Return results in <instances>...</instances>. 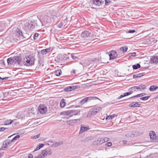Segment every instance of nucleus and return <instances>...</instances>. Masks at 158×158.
Wrapping results in <instances>:
<instances>
[{"mask_svg": "<svg viewBox=\"0 0 158 158\" xmlns=\"http://www.w3.org/2000/svg\"><path fill=\"white\" fill-rule=\"evenodd\" d=\"M34 58L32 56H25L23 60V64L27 66H31L34 64Z\"/></svg>", "mask_w": 158, "mask_h": 158, "instance_id": "obj_1", "label": "nucleus"}, {"mask_svg": "<svg viewBox=\"0 0 158 158\" xmlns=\"http://www.w3.org/2000/svg\"><path fill=\"white\" fill-rule=\"evenodd\" d=\"M102 108L100 107L95 106L91 109L87 115L88 117L94 115L96 114L101 110Z\"/></svg>", "mask_w": 158, "mask_h": 158, "instance_id": "obj_2", "label": "nucleus"}, {"mask_svg": "<svg viewBox=\"0 0 158 158\" xmlns=\"http://www.w3.org/2000/svg\"><path fill=\"white\" fill-rule=\"evenodd\" d=\"M39 112L41 114H45L48 111V108L44 104H40L39 105L38 108Z\"/></svg>", "mask_w": 158, "mask_h": 158, "instance_id": "obj_3", "label": "nucleus"}, {"mask_svg": "<svg viewBox=\"0 0 158 158\" xmlns=\"http://www.w3.org/2000/svg\"><path fill=\"white\" fill-rule=\"evenodd\" d=\"M52 154V152L51 150L49 149H47L41 152V155L43 156V157H44L45 156L48 155H51Z\"/></svg>", "mask_w": 158, "mask_h": 158, "instance_id": "obj_4", "label": "nucleus"}, {"mask_svg": "<svg viewBox=\"0 0 158 158\" xmlns=\"http://www.w3.org/2000/svg\"><path fill=\"white\" fill-rule=\"evenodd\" d=\"M110 59H115L117 57V54L116 52L114 50L111 51L109 54Z\"/></svg>", "mask_w": 158, "mask_h": 158, "instance_id": "obj_5", "label": "nucleus"}, {"mask_svg": "<svg viewBox=\"0 0 158 158\" xmlns=\"http://www.w3.org/2000/svg\"><path fill=\"white\" fill-rule=\"evenodd\" d=\"M15 34L17 37L23 38V35L22 32L19 29H17L15 31Z\"/></svg>", "mask_w": 158, "mask_h": 158, "instance_id": "obj_6", "label": "nucleus"}, {"mask_svg": "<svg viewBox=\"0 0 158 158\" xmlns=\"http://www.w3.org/2000/svg\"><path fill=\"white\" fill-rule=\"evenodd\" d=\"M152 63L157 64L158 63V56H151L150 60Z\"/></svg>", "mask_w": 158, "mask_h": 158, "instance_id": "obj_7", "label": "nucleus"}, {"mask_svg": "<svg viewBox=\"0 0 158 158\" xmlns=\"http://www.w3.org/2000/svg\"><path fill=\"white\" fill-rule=\"evenodd\" d=\"M103 138H99L94 142V144L95 145H100L103 143Z\"/></svg>", "mask_w": 158, "mask_h": 158, "instance_id": "obj_8", "label": "nucleus"}, {"mask_svg": "<svg viewBox=\"0 0 158 158\" xmlns=\"http://www.w3.org/2000/svg\"><path fill=\"white\" fill-rule=\"evenodd\" d=\"M90 34V33L88 31H84L82 32L81 36L83 38H86L89 37Z\"/></svg>", "mask_w": 158, "mask_h": 158, "instance_id": "obj_9", "label": "nucleus"}, {"mask_svg": "<svg viewBox=\"0 0 158 158\" xmlns=\"http://www.w3.org/2000/svg\"><path fill=\"white\" fill-rule=\"evenodd\" d=\"M149 135L150 137V138L152 139H153L155 140H156V135L155 133V132L153 131H150Z\"/></svg>", "mask_w": 158, "mask_h": 158, "instance_id": "obj_10", "label": "nucleus"}, {"mask_svg": "<svg viewBox=\"0 0 158 158\" xmlns=\"http://www.w3.org/2000/svg\"><path fill=\"white\" fill-rule=\"evenodd\" d=\"M104 2V1L102 0H93V3L94 4L97 6H99L101 4Z\"/></svg>", "mask_w": 158, "mask_h": 158, "instance_id": "obj_11", "label": "nucleus"}, {"mask_svg": "<svg viewBox=\"0 0 158 158\" xmlns=\"http://www.w3.org/2000/svg\"><path fill=\"white\" fill-rule=\"evenodd\" d=\"M11 142V140L10 141L8 139L5 140L3 142V147L6 148L7 147L9 146V145Z\"/></svg>", "mask_w": 158, "mask_h": 158, "instance_id": "obj_12", "label": "nucleus"}, {"mask_svg": "<svg viewBox=\"0 0 158 158\" xmlns=\"http://www.w3.org/2000/svg\"><path fill=\"white\" fill-rule=\"evenodd\" d=\"M140 104L137 102H133L129 104V106L131 107H138L140 106Z\"/></svg>", "mask_w": 158, "mask_h": 158, "instance_id": "obj_13", "label": "nucleus"}, {"mask_svg": "<svg viewBox=\"0 0 158 158\" xmlns=\"http://www.w3.org/2000/svg\"><path fill=\"white\" fill-rule=\"evenodd\" d=\"M32 23L31 21H29L27 22L26 23L25 25L27 27V28L33 29L34 28V26H33Z\"/></svg>", "mask_w": 158, "mask_h": 158, "instance_id": "obj_14", "label": "nucleus"}, {"mask_svg": "<svg viewBox=\"0 0 158 158\" xmlns=\"http://www.w3.org/2000/svg\"><path fill=\"white\" fill-rule=\"evenodd\" d=\"M14 58V61L15 63H19L21 62V58L17 56H15L13 57Z\"/></svg>", "mask_w": 158, "mask_h": 158, "instance_id": "obj_15", "label": "nucleus"}, {"mask_svg": "<svg viewBox=\"0 0 158 158\" xmlns=\"http://www.w3.org/2000/svg\"><path fill=\"white\" fill-rule=\"evenodd\" d=\"M51 49L50 48H48L44 49L41 50V53L43 55H45Z\"/></svg>", "mask_w": 158, "mask_h": 158, "instance_id": "obj_16", "label": "nucleus"}, {"mask_svg": "<svg viewBox=\"0 0 158 158\" xmlns=\"http://www.w3.org/2000/svg\"><path fill=\"white\" fill-rule=\"evenodd\" d=\"M63 60L62 55L60 54L58 55L57 56L55 57V60L57 62H59Z\"/></svg>", "mask_w": 158, "mask_h": 158, "instance_id": "obj_17", "label": "nucleus"}, {"mask_svg": "<svg viewBox=\"0 0 158 158\" xmlns=\"http://www.w3.org/2000/svg\"><path fill=\"white\" fill-rule=\"evenodd\" d=\"M7 62L8 64H15L14 57H11L8 58L7 59Z\"/></svg>", "mask_w": 158, "mask_h": 158, "instance_id": "obj_18", "label": "nucleus"}, {"mask_svg": "<svg viewBox=\"0 0 158 158\" xmlns=\"http://www.w3.org/2000/svg\"><path fill=\"white\" fill-rule=\"evenodd\" d=\"M63 141H59L58 142H54L52 144V146L53 147H57L63 144Z\"/></svg>", "mask_w": 158, "mask_h": 158, "instance_id": "obj_19", "label": "nucleus"}, {"mask_svg": "<svg viewBox=\"0 0 158 158\" xmlns=\"http://www.w3.org/2000/svg\"><path fill=\"white\" fill-rule=\"evenodd\" d=\"M73 112L72 110H67L61 112L60 113L61 115H69Z\"/></svg>", "mask_w": 158, "mask_h": 158, "instance_id": "obj_20", "label": "nucleus"}, {"mask_svg": "<svg viewBox=\"0 0 158 158\" xmlns=\"http://www.w3.org/2000/svg\"><path fill=\"white\" fill-rule=\"evenodd\" d=\"M158 88V87L157 86L152 85L150 87L149 89L150 91H153L156 90Z\"/></svg>", "mask_w": 158, "mask_h": 158, "instance_id": "obj_21", "label": "nucleus"}, {"mask_svg": "<svg viewBox=\"0 0 158 158\" xmlns=\"http://www.w3.org/2000/svg\"><path fill=\"white\" fill-rule=\"evenodd\" d=\"M89 128L88 127H81V129L80 131V132H82L87 130L89 129Z\"/></svg>", "mask_w": 158, "mask_h": 158, "instance_id": "obj_22", "label": "nucleus"}, {"mask_svg": "<svg viewBox=\"0 0 158 158\" xmlns=\"http://www.w3.org/2000/svg\"><path fill=\"white\" fill-rule=\"evenodd\" d=\"M146 94L145 93H141L140 94H137L136 95L133 96L131 97L129 99L131 98H136V97H140L141 96H144V95H146Z\"/></svg>", "mask_w": 158, "mask_h": 158, "instance_id": "obj_23", "label": "nucleus"}, {"mask_svg": "<svg viewBox=\"0 0 158 158\" xmlns=\"http://www.w3.org/2000/svg\"><path fill=\"white\" fill-rule=\"evenodd\" d=\"M117 115L115 114H113L111 115L107 116L106 118V120L111 119L114 118L115 116H117Z\"/></svg>", "mask_w": 158, "mask_h": 158, "instance_id": "obj_24", "label": "nucleus"}, {"mask_svg": "<svg viewBox=\"0 0 158 158\" xmlns=\"http://www.w3.org/2000/svg\"><path fill=\"white\" fill-rule=\"evenodd\" d=\"M87 99V100L88 101V100H96V99H98V98L96 97H86Z\"/></svg>", "mask_w": 158, "mask_h": 158, "instance_id": "obj_25", "label": "nucleus"}, {"mask_svg": "<svg viewBox=\"0 0 158 158\" xmlns=\"http://www.w3.org/2000/svg\"><path fill=\"white\" fill-rule=\"evenodd\" d=\"M87 101H88L87 100V99L86 97L81 100V101L80 102V103L81 105H82Z\"/></svg>", "mask_w": 158, "mask_h": 158, "instance_id": "obj_26", "label": "nucleus"}, {"mask_svg": "<svg viewBox=\"0 0 158 158\" xmlns=\"http://www.w3.org/2000/svg\"><path fill=\"white\" fill-rule=\"evenodd\" d=\"M65 104L64 102V100L63 99L61 100L60 103V106L62 108H63L65 106Z\"/></svg>", "mask_w": 158, "mask_h": 158, "instance_id": "obj_27", "label": "nucleus"}, {"mask_svg": "<svg viewBox=\"0 0 158 158\" xmlns=\"http://www.w3.org/2000/svg\"><path fill=\"white\" fill-rule=\"evenodd\" d=\"M62 73V71L60 69H58L55 72V74L56 76H60Z\"/></svg>", "mask_w": 158, "mask_h": 158, "instance_id": "obj_28", "label": "nucleus"}, {"mask_svg": "<svg viewBox=\"0 0 158 158\" xmlns=\"http://www.w3.org/2000/svg\"><path fill=\"white\" fill-rule=\"evenodd\" d=\"M78 120L77 119H73L67 120L66 121V123L69 125H71L72 123H74V121Z\"/></svg>", "mask_w": 158, "mask_h": 158, "instance_id": "obj_29", "label": "nucleus"}, {"mask_svg": "<svg viewBox=\"0 0 158 158\" xmlns=\"http://www.w3.org/2000/svg\"><path fill=\"white\" fill-rule=\"evenodd\" d=\"M80 87L79 85H75L69 86V88H71V90H74L77 89L78 88H79Z\"/></svg>", "mask_w": 158, "mask_h": 158, "instance_id": "obj_30", "label": "nucleus"}, {"mask_svg": "<svg viewBox=\"0 0 158 158\" xmlns=\"http://www.w3.org/2000/svg\"><path fill=\"white\" fill-rule=\"evenodd\" d=\"M140 65L139 64H137L136 65H134L132 66V68L134 69H136L140 68Z\"/></svg>", "mask_w": 158, "mask_h": 158, "instance_id": "obj_31", "label": "nucleus"}, {"mask_svg": "<svg viewBox=\"0 0 158 158\" xmlns=\"http://www.w3.org/2000/svg\"><path fill=\"white\" fill-rule=\"evenodd\" d=\"M13 121V120H8L5 121L4 125H7L11 124Z\"/></svg>", "mask_w": 158, "mask_h": 158, "instance_id": "obj_32", "label": "nucleus"}, {"mask_svg": "<svg viewBox=\"0 0 158 158\" xmlns=\"http://www.w3.org/2000/svg\"><path fill=\"white\" fill-rule=\"evenodd\" d=\"M20 137V135H17L16 136H15L11 140V142H13L17 140L18 139H19Z\"/></svg>", "mask_w": 158, "mask_h": 158, "instance_id": "obj_33", "label": "nucleus"}, {"mask_svg": "<svg viewBox=\"0 0 158 158\" xmlns=\"http://www.w3.org/2000/svg\"><path fill=\"white\" fill-rule=\"evenodd\" d=\"M127 49V47H121L119 49L122 51L123 53L126 52Z\"/></svg>", "mask_w": 158, "mask_h": 158, "instance_id": "obj_34", "label": "nucleus"}, {"mask_svg": "<svg viewBox=\"0 0 158 158\" xmlns=\"http://www.w3.org/2000/svg\"><path fill=\"white\" fill-rule=\"evenodd\" d=\"M150 97V96H146V97H144L141 98H140V99L141 100L145 101V100H148Z\"/></svg>", "mask_w": 158, "mask_h": 158, "instance_id": "obj_35", "label": "nucleus"}, {"mask_svg": "<svg viewBox=\"0 0 158 158\" xmlns=\"http://www.w3.org/2000/svg\"><path fill=\"white\" fill-rule=\"evenodd\" d=\"M139 86L140 87L141 90L144 89L146 88V86L145 85H139Z\"/></svg>", "mask_w": 158, "mask_h": 158, "instance_id": "obj_36", "label": "nucleus"}, {"mask_svg": "<svg viewBox=\"0 0 158 158\" xmlns=\"http://www.w3.org/2000/svg\"><path fill=\"white\" fill-rule=\"evenodd\" d=\"M64 90L65 91H71V88H69V86L68 87L64 89Z\"/></svg>", "mask_w": 158, "mask_h": 158, "instance_id": "obj_37", "label": "nucleus"}, {"mask_svg": "<svg viewBox=\"0 0 158 158\" xmlns=\"http://www.w3.org/2000/svg\"><path fill=\"white\" fill-rule=\"evenodd\" d=\"M150 40L151 42L154 43L156 42L157 41V40H155L154 38H151L150 39Z\"/></svg>", "mask_w": 158, "mask_h": 158, "instance_id": "obj_38", "label": "nucleus"}, {"mask_svg": "<svg viewBox=\"0 0 158 158\" xmlns=\"http://www.w3.org/2000/svg\"><path fill=\"white\" fill-rule=\"evenodd\" d=\"M40 134H38L36 135H35L34 136H33V138L34 139H37L40 137Z\"/></svg>", "mask_w": 158, "mask_h": 158, "instance_id": "obj_39", "label": "nucleus"}, {"mask_svg": "<svg viewBox=\"0 0 158 158\" xmlns=\"http://www.w3.org/2000/svg\"><path fill=\"white\" fill-rule=\"evenodd\" d=\"M7 128L1 127H0V131H3L6 129H8Z\"/></svg>", "mask_w": 158, "mask_h": 158, "instance_id": "obj_40", "label": "nucleus"}, {"mask_svg": "<svg viewBox=\"0 0 158 158\" xmlns=\"http://www.w3.org/2000/svg\"><path fill=\"white\" fill-rule=\"evenodd\" d=\"M136 87H138V86H135L131 87L129 89L131 90H135V89H137V88Z\"/></svg>", "mask_w": 158, "mask_h": 158, "instance_id": "obj_41", "label": "nucleus"}, {"mask_svg": "<svg viewBox=\"0 0 158 158\" xmlns=\"http://www.w3.org/2000/svg\"><path fill=\"white\" fill-rule=\"evenodd\" d=\"M103 138V141H104L103 143L108 141L109 139L107 138Z\"/></svg>", "mask_w": 158, "mask_h": 158, "instance_id": "obj_42", "label": "nucleus"}, {"mask_svg": "<svg viewBox=\"0 0 158 158\" xmlns=\"http://www.w3.org/2000/svg\"><path fill=\"white\" fill-rule=\"evenodd\" d=\"M112 143L111 142H108L106 144L108 147H110L112 145Z\"/></svg>", "mask_w": 158, "mask_h": 158, "instance_id": "obj_43", "label": "nucleus"}, {"mask_svg": "<svg viewBox=\"0 0 158 158\" xmlns=\"http://www.w3.org/2000/svg\"><path fill=\"white\" fill-rule=\"evenodd\" d=\"M76 70L75 69L73 70L71 72V74L72 75L76 74Z\"/></svg>", "mask_w": 158, "mask_h": 158, "instance_id": "obj_44", "label": "nucleus"}, {"mask_svg": "<svg viewBox=\"0 0 158 158\" xmlns=\"http://www.w3.org/2000/svg\"><path fill=\"white\" fill-rule=\"evenodd\" d=\"M143 74H144V73H139L137 74V75L138 76V77H141L143 75Z\"/></svg>", "mask_w": 158, "mask_h": 158, "instance_id": "obj_45", "label": "nucleus"}, {"mask_svg": "<svg viewBox=\"0 0 158 158\" xmlns=\"http://www.w3.org/2000/svg\"><path fill=\"white\" fill-rule=\"evenodd\" d=\"M44 146V144H39V146H38L39 148L40 149L41 148H43Z\"/></svg>", "mask_w": 158, "mask_h": 158, "instance_id": "obj_46", "label": "nucleus"}, {"mask_svg": "<svg viewBox=\"0 0 158 158\" xmlns=\"http://www.w3.org/2000/svg\"><path fill=\"white\" fill-rule=\"evenodd\" d=\"M39 36V34L37 33H35L34 35V40L35 39V38Z\"/></svg>", "mask_w": 158, "mask_h": 158, "instance_id": "obj_47", "label": "nucleus"}, {"mask_svg": "<svg viewBox=\"0 0 158 158\" xmlns=\"http://www.w3.org/2000/svg\"><path fill=\"white\" fill-rule=\"evenodd\" d=\"M135 32V30H130L128 31V33H133Z\"/></svg>", "mask_w": 158, "mask_h": 158, "instance_id": "obj_48", "label": "nucleus"}, {"mask_svg": "<svg viewBox=\"0 0 158 158\" xmlns=\"http://www.w3.org/2000/svg\"><path fill=\"white\" fill-rule=\"evenodd\" d=\"M136 53L135 52H134L132 53H131V55L130 56H135Z\"/></svg>", "mask_w": 158, "mask_h": 158, "instance_id": "obj_49", "label": "nucleus"}, {"mask_svg": "<svg viewBox=\"0 0 158 158\" xmlns=\"http://www.w3.org/2000/svg\"><path fill=\"white\" fill-rule=\"evenodd\" d=\"M104 0H102L103 1ZM105 4L106 5H107L110 2L109 0H105Z\"/></svg>", "mask_w": 158, "mask_h": 158, "instance_id": "obj_50", "label": "nucleus"}, {"mask_svg": "<svg viewBox=\"0 0 158 158\" xmlns=\"http://www.w3.org/2000/svg\"><path fill=\"white\" fill-rule=\"evenodd\" d=\"M124 97H125V96H124V94H123V95H121L119 97H118V99H119Z\"/></svg>", "mask_w": 158, "mask_h": 158, "instance_id": "obj_51", "label": "nucleus"}, {"mask_svg": "<svg viewBox=\"0 0 158 158\" xmlns=\"http://www.w3.org/2000/svg\"><path fill=\"white\" fill-rule=\"evenodd\" d=\"M63 25V23H60L58 24V27H61Z\"/></svg>", "mask_w": 158, "mask_h": 158, "instance_id": "obj_52", "label": "nucleus"}, {"mask_svg": "<svg viewBox=\"0 0 158 158\" xmlns=\"http://www.w3.org/2000/svg\"><path fill=\"white\" fill-rule=\"evenodd\" d=\"M71 56L73 60H76V59L77 58L76 56L74 55H72Z\"/></svg>", "mask_w": 158, "mask_h": 158, "instance_id": "obj_53", "label": "nucleus"}, {"mask_svg": "<svg viewBox=\"0 0 158 158\" xmlns=\"http://www.w3.org/2000/svg\"><path fill=\"white\" fill-rule=\"evenodd\" d=\"M124 96H125V97L128 96L130 95L128 92L124 93Z\"/></svg>", "mask_w": 158, "mask_h": 158, "instance_id": "obj_54", "label": "nucleus"}, {"mask_svg": "<svg viewBox=\"0 0 158 158\" xmlns=\"http://www.w3.org/2000/svg\"><path fill=\"white\" fill-rule=\"evenodd\" d=\"M43 156H41V155H39L38 156H36L35 158H42Z\"/></svg>", "mask_w": 158, "mask_h": 158, "instance_id": "obj_55", "label": "nucleus"}, {"mask_svg": "<svg viewBox=\"0 0 158 158\" xmlns=\"http://www.w3.org/2000/svg\"><path fill=\"white\" fill-rule=\"evenodd\" d=\"M133 78H138L137 74L134 75L133 76Z\"/></svg>", "mask_w": 158, "mask_h": 158, "instance_id": "obj_56", "label": "nucleus"}, {"mask_svg": "<svg viewBox=\"0 0 158 158\" xmlns=\"http://www.w3.org/2000/svg\"><path fill=\"white\" fill-rule=\"evenodd\" d=\"M28 158H33V156L32 154H30L29 155Z\"/></svg>", "mask_w": 158, "mask_h": 158, "instance_id": "obj_57", "label": "nucleus"}, {"mask_svg": "<svg viewBox=\"0 0 158 158\" xmlns=\"http://www.w3.org/2000/svg\"><path fill=\"white\" fill-rule=\"evenodd\" d=\"M8 78V77H5L4 78H2L1 81H4L7 80Z\"/></svg>", "mask_w": 158, "mask_h": 158, "instance_id": "obj_58", "label": "nucleus"}, {"mask_svg": "<svg viewBox=\"0 0 158 158\" xmlns=\"http://www.w3.org/2000/svg\"><path fill=\"white\" fill-rule=\"evenodd\" d=\"M40 149V148H39L38 146H37V147H36V149H35V150H34V152H35V151H36L38 150H39V149Z\"/></svg>", "mask_w": 158, "mask_h": 158, "instance_id": "obj_59", "label": "nucleus"}, {"mask_svg": "<svg viewBox=\"0 0 158 158\" xmlns=\"http://www.w3.org/2000/svg\"><path fill=\"white\" fill-rule=\"evenodd\" d=\"M122 142L123 144H126L127 143V141L126 140H123Z\"/></svg>", "mask_w": 158, "mask_h": 158, "instance_id": "obj_60", "label": "nucleus"}, {"mask_svg": "<svg viewBox=\"0 0 158 158\" xmlns=\"http://www.w3.org/2000/svg\"><path fill=\"white\" fill-rule=\"evenodd\" d=\"M128 92L130 95V94H132V93H133V91L132 90H130L129 92Z\"/></svg>", "mask_w": 158, "mask_h": 158, "instance_id": "obj_61", "label": "nucleus"}, {"mask_svg": "<svg viewBox=\"0 0 158 158\" xmlns=\"http://www.w3.org/2000/svg\"><path fill=\"white\" fill-rule=\"evenodd\" d=\"M137 88V89H139L140 90H141V88H140V87L139 86H138V87H136Z\"/></svg>", "mask_w": 158, "mask_h": 158, "instance_id": "obj_62", "label": "nucleus"}, {"mask_svg": "<svg viewBox=\"0 0 158 158\" xmlns=\"http://www.w3.org/2000/svg\"><path fill=\"white\" fill-rule=\"evenodd\" d=\"M3 28H1V29L0 28V32L3 31Z\"/></svg>", "mask_w": 158, "mask_h": 158, "instance_id": "obj_63", "label": "nucleus"}, {"mask_svg": "<svg viewBox=\"0 0 158 158\" xmlns=\"http://www.w3.org/2000/svg\"><path fill=\"white\" fill-rule=\"evenodd\" d=\"M15 135V134H14L13 135L10 136L9 137H8V138H9L11 136H12L13 135Z\"/></svg>", "mask_w": 158, "mask_h": 158, "instance_id": "obj_64", "label": "nucleus"}]
</instances>
